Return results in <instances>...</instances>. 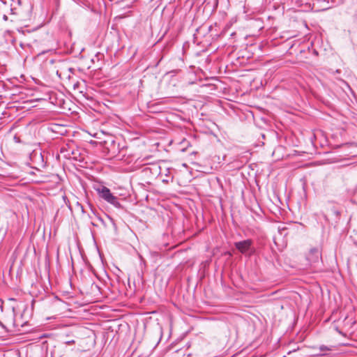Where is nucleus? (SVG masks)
<instances>
[{
  "label": "nucleus",
  "mask_w": 357,
  "mask_h": 357,
  "mask_svg": "<svg viewBox=\"0 0 357 357\" xmlns=\"http://www.w3.org/2000/svg\"><path fill=\"white\" fill-rule=\"evenodd\" d=\"M95 190L98 192L99 197L105 202L113 205L116 208H122L121 203L119 202L118 197L114 196L108 188L101 185L96 188Z\"/></svg>",
  "instance_id": "1"
},
{
  "label": "nucleus",
  "mask_w": 357,
  "mask_h": 357,
  "mask_svg": "<svg viewBox=\"0 0 357 357\" xmlns=\"http://www.w3.org/2000/svg\"><path fill=\"white\" fill-rule=\"evenodd\" d=\"M252 241L251 239H247L238 242H236L234 245L236 248L243 255H248L250 256L255 252V249L252 247Z\"/></svg>",
  "instance_id": "2"
},
{
  "label": "nucleus",
  "mask_w": 357,
  "mask_h": 357,
  "mask_svg": "<svg viewBox=\"0 0 357 357\" xmlns=\"http://www.w3.org/2000/svg\"><path fill=\"white\" fill-rule=\"evenodd\" d=\"M143 172L151 177H157L161 173L160 166L157 163H153L143 168Z\"/></svg>",
  "instance_id": "3"
},
{
  "label": "nucleus",
  "mask_w": 357,
  "mask_h": 357,
  "mask_svg": "<svg viewBox=\"0 0 357 357\" xmlns=\"http://www.w3.org/2000/svg\"><path fill=\"white\" fill-rule=\"evenodd\" d=\"M307 259L311 264L319 262V260L321 259V255L319 249L318 248L310 249L307 256Z\"/></svg>",
  "instance_id": "4"
},
{
  "label": "nucleus",
  "mask_w": 357,
  "mask_h": 357,
  "mask_svg": "<svg viewBox=\"0 0 357 357\" xmlns=\"http://www.w3.org/2000/svg\"><path fill=\"white\" fill-rule=\"evenodd\" d=\"M312 348L313 349H319L320 351V352H322V353H318V354H314V356H326V354H325L324 352L330 351L333 350L332 347H328L326 345H321L319 347L314 346Z\"/></svg>",
  "instance_id": "5"
},
{
  "label": "nucleus",
  "mask_w": 357,
  "mask_h": 357,
  "mask_svg": "<svg viewBox=\"0 0 357 357\" xmlns=\"http://www.w3.org/2000/svg\"><path fill=\"white\" fill-rule=\"evenodd\" d=\"M11 1L12 0H0V2H1L4 5L9 4L10 3Z\"/></svg>",
  "instance_id": "6"
},
{
  "label": "nucleus",
  "mask_w": 357,
  "mask_h": 357,
  "mask_svg": "<svg viewBox=\"0 0 357 357\" xmlns=\"http://www.w3.org/2000/svg\"><path fill=\"white\" fill-rule=\"evenodd\" d=\"M65 343H66V344H74V343H75V340H68V341L65 342Z\"/></svg>",
  "instance_id": "7"
},
{
  "label": "nucleus",
  "mask_w": 357,
  "mask_h": 357,
  "mask_svg": "<svg viewBox=\"0 0 357 357\" xmlns=\"http://www.w3.org/2000/svg\"><path fill=\"white\" fill-rule=\"evenodd\" d=\"M66 157H70V154L69 153H68L67 154L65 155Z\"/></svg>",
  "instance_id": "8"
},
{
  "label": "nucleus",
  "mask_w": 357,
  "mask_h": 357,
  "mask_svg": "<svg viewBox=\"0 0 357 357\" xmlns=\"http://www.w3.org/2000/svg\"><path fill=\"white\" fill-rule=\"evenodd\" d=\"M3 19H4L5 20H6L8 19L7 16H6V15H4V16H3Z\"/></svg>",
  "instance_id": "9"
},
{
  "label": "nucleus",
  "mask_w": 357,
  "mask_h": 357,
  "mask_svg": "<svg viewBox=\"0 0 357 357\" xmlns=\"http://www.w3.org/2000/svg\"><path fill=\"white\" fill-rule=\"evenodd\" d=\"M63 152H64V148H61V153H63Z\"/></svg>",
  "instance_id": "10"
},
{
  "label": "nucleus",
  "mask_w": 357,
  "mask_h": 357,
  "mask_svg": "<svg viewBox=\"0 0 357 357\" xmlns=\"http://www.w3.org/2000/svg\"><path fill=\"white\" fill-rule=\"evenodd\" d=\"M355 17H356V18L357 19V11H356V14H355Z\"/></svg>",
  "instance_id": "11"
}]
</instances>
